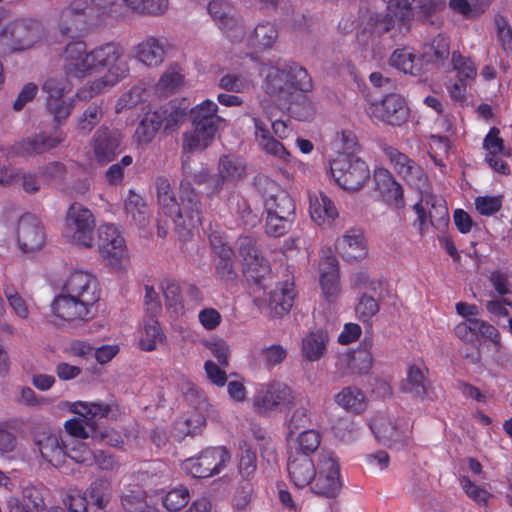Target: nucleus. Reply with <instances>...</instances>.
<instances>
[{
  "instance_id": "f257e3e1",
  "label": "nucleus",
  "mask_w": 512,
  "mask_h": 512,
  "mask_svg": "<svg viewBox=\"0 0 512 512\" xmlns=\"http://www.w3.org/2000/svg\"><path fill=\"white\" fill-rule=\"evenodd\" d=\"M313 88L312 78L307 70L292 62L283 68L270 67L266 73L263 89L271 97L289 103V116L299 121H307L314 116L312 102L301 93L310 92Z\"/></svg>"
},
{
  "instance_id": "f03ea898",
  "label": "nucleus",
  "mask_w": 512,
  "mask_h": 512,
  "mask_svg": "<svg viewBox=\"0 0 512 512\" xmlns=\"http://www.w3.org/2000/svg\"><path fill=\"white\" fill-rule=\"evenodd\" d=\"M217 104L204 100L192 109L183 102L172 100L155 110H148L138 128H173L183 125L188 118L193 128H224L226 121L217 115Z\"/></svg>"
},
{
  "instance_id": "7ed1b4c3",
  "label": "nucleus",
  "mask_w": 512,
  "mask_h": 512,
  "mask_svg": "<svg viewBox=\"0 0 512 512\" xmlns=\"http://www.w3.org/2000/svg\"><path fill=\"white\" fill-rule=\"evenodd\" d=\"M155 184L158 203L174 213L175 229L181 239L187 240L202 222L203 209L199 195L190 181L183 179L180 183V201L177 203L167 178L158 177Z\"/></svg>"
},
{
  "instance_id": "20e7f679",
  "label": "nucleus",
  "mask_w": 512,
  "mask_h": 512,
  "mask_svg": "<svg viewBox=\"0 0 512 512\" xmlns=\"http://www.w3.org/2000/svg\"><path fill=\"white\" fill-rule=\"evenodd\" d=\"M90 53L94 73L102 69L107 72L77 90L75 98L82 101H88L107 88L115 86L129 74L128 63L123 60L125 49L120 43L107 42L90 50Z\"/></svg>"
},
{
  "instance_id": "39448f33",
  "label": "nucleus",
  "mask_w": 512,
  "mask_h": 512,
  "mask_svg": "<svg viewBox=\"0 0 512 512\" xmlns=\"http://www.w3.org/2000/svg\"><path fill=\"white\" fill-rule=\"evenodd\" d=\"M111 411V407L104 403H78L75 412L81 418L70 419L65 422V429L69 435L85 439L91 437L99 441H106L110 445H116L109 439V432L107 430H98V420L106 418Z\"/></svg>"
},
{
  "instance_id": "423d86ee",
  "label": "nucleus",
  "mask_w": 512,
  "mask_h": 512,
  "mask_svg": "<svg viewBox=\"0 0 512 512\" xmlns=\"http://www.w3.org/2000/svg\"><path fill=\"white\" fill-rule=\"evenodd\" d=\"M95 226L96 221L91 210L74 202L65 213L63 236L75 245L91 248L94 243Z\"/></svg>"
},
{
  "instance_id": "0eeeda50",
  "label": "nucleus",
  "mask_w": 512,
  "mask_h": 512,
  "mask_svg": "<svg viewBox=\"0 0 512 512\" xmlns=\"http://www.w3.org/2000/svg\"><path fill=\"white\" fill-rule=\"evenodd\" d=\"M331 174L336 183L345 190L357 191L370 178L368 165L360 158L340 155L330 162Z\"/></svg>"
},
{
  "instance_id": "6e6552de",
  "label": "nucleus",
  "mask_w": 512,
  "mask_h": 512,
  "mask_svg": "<svg viewBox=\"0 0 512 512\" xmlns=\"http://www.w3.org/2000/svg\"><path fill=\"white\" fill-rule=\"evenodd\" d=\"M340 467L334 454L321 450L317 458V475L310 485V490L323 497L333 498L341 490Z\"/></svg>"
},
{
  "instance_id": "1a4fd4ad",
  "label": "nucleus",
  "mask_w": 512,
  "mask_h": 512,
  "mask_svg": "<svg viewBox=\"0 0 512 512\" xmlns=\"http://www.w3.org/2000/svg\"><path fill=\"white\" fill-rule=\"evenodd\" d=\"M296 403V394L283 382H271L257 391L253 398L254 409L260 414L289 409Z\"/></svg>"
},
{
  "instance_id": "9d476101",
  "label": "nucleus",
  "mask_w": 512,
  "mask_h": 512,
  "mask_svg": "<svg viewBox=\"0 0 512 512\" xmlns=\"http://www.w3.org/2000/svg\"><path fill=\"white\" fill-rule=\"evenodd\" d=\"M230 461V454L224 447L208 448L197 457L183 461L182 468L194 478H207L217 474Z\"/></svg>"
},
{
  "instance_id": "9b49d317",
  "label": "nucleus",
  "mask_w": 512,
  "mask_h": 512,
  "mask_svg": "<svg viewBox=\"0 0 512 512\" xmlns=\"http://www.w3.org/2000/svg\"><path fill=\"white\" fill-rule=\"evenodd\" d=\"M92 308L85 301L71 297L63 291L51 303L53 316L62 325L78 326L88 322L93 317Z\"/></svg>"
},
{
  "instance_id": "f8f14e48",
  "label": "nucleus",
  "mask_w": 512,
  "mask_h": 512,
  "mask_svg": "<svg viewBox=\"0 0 512 512\" xmlns=\"http://www.w3.org/2000/svg\"><path fill=\"white\" fill-rule=\"evenodd\" d=\"M239 254L244 262V273L254 283L265 288L263 281L270 274V266L262 256L255 238L242 236L238 239Z\"/></svg>"
},
{
  "instance_id": "ddd939ff",
  "label": "nucleus",
  "mask_w": 512,
  "mask_h": 512,
  "mask_svg": "<svg viewBox=\"0 0 512 512\" xmlns=\"http://www.w3.org/2000/svg\"><path fill=\"white\" fill-rule=\"evenodd\" d=\"M40 36V24L36 20H17L9 23L0 33V44L12 51L30 48Z\"/></svg>"
},
{
  "instance_id": "4468645a",
  "label": "nucleus",
  "mask_w": 512,
  "mask_h": 512,
  "mask_svg": "<svg viewBox=\"0 0 512 512\" xmlns=\"http://www.w3.org/2000/svg\"><path fill=\"white\" fill-rule=\"evenodd\" d=\"M451 65L456 72V81L447 89L451 99L462 104L467 99V88L477 76V65L471 57L462 55L458 50L451 53Z\"/></svg>"
},
{
  "instance_id": "2eb2a0df",
  "label": "nucleus",
  "mask_w": 512,
  "mask_h": 512,
  "mask_svg": "<svg viewBox=\"0 0 512 512\" xmlns=\"http://www.w3.org/2000/svg\"><path fill=\"white\" fill-rule=\"evenodd\" d=\"M63 71L67 77L82 80L94 73L90 51L85 42H70L64 49Z\"/></svg>"
},
{
  "instance_id": "dca6fc26",
  "label": "nucleus",
  "mask_w": 512,
  "mask_h": 512,
  "mask_svg": "<svg viewBox=\"0 0 512 512\" xmlns=\"http://www.w3.org/2000/svg\"><path fill=\"white\" fill-rule=\"evenodd\" d=\"M370 114L391 126H402L409 115L405 99L397 94L390 93L383 97L380 102L372 103L369 108Z\"/></svg>"
},
{
  "instance_id": "f3484780",
  "label": "nucleus",
  "mask_w": 512,
  "mask_h": 512,
  "mask_svg": "<svg viewBox=\"0 0 512 512\" xmlns=\"http://www.w3.org/2000/svg\"><path fill=\"white\" fill-rule=\"evenodd\" d=\"M33 444L48 464L60 467L65 463L67 443L60 434L48 430L37 431L33 435Z\"/></svg>"
},
{
  "instance_id": "a211bd4d",
  "label": "nucleus",
  "mask_w": 512,
  "mask_h": 512,
  "mask_svg": "<svg viewBox=\"0 0 512 512\" xmlns=\"http://www.w3.org/2000/svg\"><path fill=\"white\" fill-rule=\"evenodd\" d=\"M370 427L375 437L389 446H404L410 438V427L407 422H396L379 415L372 419Z\"/></svg>"
},
{
  "instance_id": "6ab92c4d",
  "label": "nucleus",
  "mask_w": 512,
  "mask_h": 512,
  "mask_svg": "<svg viewBox=\"0 0 512 512\" xmlns=\"http://www.w3.org/2000/svg\"><path fill=\"white\" fill-rule=\"evenodd\" d=\"M62 291L71 297L85 301L93 307L100 299L96 278L85 271H74L71 273Z\"/></svg>"
},
{
  "instance_id": "aec40b11",
  "label": "nucleus",
  "mask_w": 512,
  "mask_h": 512,
  "mask_svg": "<svg viewBox=\"0 0 512 512\" xmlns=\"http://www.w3.org/2000/svg\"><path fill=\"white\" fill-rule=\"evenodd\" d=\"M18 243L24 252H35L45 244L41 221L32 214L23 215L18 223Z\"/></svg>"
},
{
  "instance_id": "412c9836",
  "label": "nucleus",
  "mask_w": 512,
  "mask_h": 512,
  "mask_svg": "<svg viewBox=\"0 0 512 512\" xmlns=\"http://www.w3.org/2000/svg\"><path fill=\"white\" fill-rule=\"evenodd\" d=\"M289 481L297 488L310 486L317 475L312 457L288 453L286 465Z\"/></svg>"
},
{
  "instance_id": "4be33fe9",
  "label": "nucleus",
  "mask_w": 512,
  "mask_h": 512,
  "mask_svg": "<svg viewBox=\"0 0 512 512\" xmlns=\"http://www.w3.org/2000/svg\"><path fill=\"white\" fill-rule=\"evenodd\" d=\"M99 251L103 258L116 263L126 256V247L123 237L113 224H104L99 227Z\"/></svg>"
},
{
  "instance_id": "5701e85b",
  "label": "nucleus",
  "mask_w": 512,
  "mask_h": 512,
  "mask_svg": "<svg viewBox=\"0 0 512 512\" xmlns=\"http://www.w3.org/2000/svg\"><path fill=\"white\" fill-rule=\"evenodd\" d=\"M90 17L87 2L78 0L65 7L59 18V28L63 36H73L86 28L87 18Z\"/></svg>"
},
{
  "instance_id": "b1692460",
  "label": "nucleus",
  "mask_w": 512,
  "mask_h": 512,
  "mask_svg": "<svg viewBox=\"0 0 512 512\" xmlns=\"http://www.w3.org/2000/svg\"><path fill=\"white\" fill-rule=\"evenodd\" d=\"M425 54H419L415 48L405 46L395 49L388 63L394 69L411 76H419L424 72Z\"/></svg>"
},
{
  "instance_id": "393cba45",
  "label": "nucleus",
  "mask_w": 512,
  "mask_h": 512,
  "mask_svg": "<svg viewBox=\"0 0 512 512\" xmlns=\"http://www.w3.org/2000/svg\"><path fill=\"white\" fill-rule=\"evenodd\" d=\"M387 9L388 12L386 14L376 12L369 14L365 27L357 34V39L360 43L367 46L369 38L373 40L374 37H380L389 32L394 28L396 19H399L402 23L406 22L399 17V14L396 15L388 7Z\"/></svg>"
},
{
  "instance_id": "a878e982",
  "label": "nucleus",
  "mask_w": 512,
  "mask_h": 512,
  "mask_svg": "<svg viewBox=\"0 0 512 512\" xmlns=\"http://www.w3.org/2000/svg\"><path fill=\"white\" fill-rule=\"evenodd\" d=\"M336 249L347 261L363 259L367 255V243L361 228H351L336 241Z\"/></svg>"
},
{
  "instance_id": "bb28decb",
  "label": "nucleus",
  "mask_w": 512,
  "mask_h": 512,
  "mask_svg": "<svg viewBox=\"0 0 512 512\" xmlns=\"http://www.w3.org/2000/svg\"><path fill=\"white\" fill-rule=\"evenodd\" d=\"M265 208L267 213L295 218V203L289 193L275 182H267Z\"/></svg>"
},
{
  "instance_id": "cd10ccee",
  "label": "nucleus",
  "mask_w": 512,
  "mask_h": 512,
  "mask_svg": "<svg viewBox=\"0 0 512 512\" xmlns=\"http://www.w3.org/2000/svg\"><path fill=\"white\" fill-rule=\"evenodd\" d=\"M122 151L121 139L107 130L98 131L93 139V153L96 161L103 165L113 161Z\"/></svg>"
},
{
  "instance_id": "c85d7f7f",
  "label": "nucleus",
  "mask_w": 512,
  "mask_h": 512,
  "mask_svg": "<svg viewBox=\"0 0 512 512\" xmlns=\"http://www.w3.org/2000/svg\"><path fill=\"white\" fill-rule=\"evenodd\" d=\"M375 182L376 190L379 191L387 204L395 208H402L404 206L402 185L389 170L379 169L375 173Z\"/></svg>"
},
{
  "instance_id": "c756f323",
  "label": "nucleus",
  "mask_w": 512,
  "mask_h": 512,
  "mask_svg": "<svg viewBox=\"0 0 512 512\" xmlns=\"http://www.w3.org/2000/svg\"><path fill=\"white\" fill-rule=\"evenodd\" d=\"M134 56L145 66L158 67L164 61V44L155 36H147L134 47Z\"/></svg>"
},
{
  "instance_id": "7c9ffc66",
  "label": "nucleus",
  "mask_w": 512,
  "mask_h": 512,
  "mask_svg": "<svg viewBox=\"0 0 512 512\" xmlns=\"http://www.w3.org/2000/svg\"><path fill=\"white\" fill-rule=\"evenodd\" d=\"M442 5L436 0H388V8L403 21L413 17V10L419 9L424 15L431 16Z\"/></svg>"
},
{
  "instance_id": "2f4dec72",
  "label": "nucleus",
  "mask_w": 512,
  "mask_h": 512,
  "mask_svg": "<svg viewBox=\"0 0 512 512\" xmlns=\"http://www.w3.org/2000/svg\"><path fill=\"white\" fill-rule=\"evenodd\" d=\"M328 341L329 336L325 330L309 332L301 341L302 356L310 362L320 360L327 350Z\"/></svg>"
},
{
  "instance_id": "473e14b6",
  "label": "nucleus",
  "mask_w": 512,
  "mask_h": 512,
  "mask_svg": "<svg viewBox=\"0 0 512 512\" xmlns=\"http://www.w3.org/2000/svg\"><path fill=\"white\" fill-rule=\"evenodd\" d=\"M124 211L126 217L140 228L146 227L150 221L151 213L146 201L132 189L124 200Z\"/></svg>"
},
{
  "instance_id": "72a5a7b5",
  "label": "nucleus",
  "mask_w": 512,
  "mask_h": 512,
  "mask_svg": "<svg viewBox=\"0 0 512 512\" xmlns=\"http://www.w3.org/2000/svg\"><path fill=\"white\" fill-rule=\"evenodd\" d=\"M287 441L288 453L312 457L320 446L321 435L314 429H308L299 433L295 438L287 437Z\"/></svg>"
},
{
  "instance_id": "f704fd0d",
  "label": "nucleus",
  "mask_w": 512,
  "mask_h": 512,
  "mask_svg": "<svg viewBox=\"0 0 512 512\" xmlns=\"http://www.w3.org/2000/svg\"><path fill=\"white\" fill-rule=\"evenodd\" d=\"M295 290L293 283L285 282L270 292L269 307L276 317H281L293 306Z\"/></svg>"
},
{
  "instance_id": "c9c22d12",
  "label": "nucleus",
  "mask_w": 512,
  "mask_h": 512,
  "mask_svg": "<svg viewBox=\"0 0 512 512\" xmlns=\"http://www.w3.org/2000/svg\"><path fill=\"white\" fill-rule=\"evenodd\" d=\"M90 498L93 512H107L112 499L113 490L111 483L104 478L95 479L86 491Z\"/></svg>"
},
{
  "instance_id": "e433bc0d",
  "label": "nucleus",
  "mask_w": 512,
  "mask_h": 512,
  "mask_svg": "<svg viewBox=\"0 0 512 512\" xmlns=\"http://www.w3.org/2000/svg\"><path fill=\"white\" fill-rule=\"evenodd\" d=\"M64 139L63 133L60 130H53L49 132H42L36 138L27 139L21 145L23 153H42L48 149L56 147Z\"/></svg>"
},
{
  "instance_id": "4c0bfd02",
  "label": "nucleus",
  "mask_w": 512,
  "mask_h": 512,
  "mask_svg": "<svg viewBox=\"0 0 512 512\" xmlns=\"http://www.w3.org/2000/svg\"><path fill=\"white\" fill-rule=\"evenodd\" d=\"M310 215L317 223L322 224L326 220H334L338 216V210L333 201L324 193L310 196Z\"/></svg>"
},
{
  "instance_id": "58836bf2",
  "label": "nucleus",
  "mask_w": 512,
  "mask_h": 512,
  "mask_svg": "<svg viewBox=\"0 0 512 512\" xmlns=\"http://www.w3.org/2000/svg\"><path fill=\"white\" fill-rule=\"evenodd\" d=\"M255 139L259 148L264 153L285 163L290 161L291 155L289 151L281 142L271 135L270 130H257L255 133Z\"/></svg>"
},
{
  "instance_id": "ea45409f",
  "label": "nucleus",
  "mask_w": 512,
  "mask_h": 512,
  "mask_svg": "<svg viewBox=\"0 0 512 512\" xmlns=\"http://www.w3.org/2000/svg\"><path fill=\"white\" fill-rule=\"evenodd\" d=\"M165 335L154 317H146L143 323L139 346L144 351H153L162 343Z\"/></svg>"
},
{
  "instance_id": "a19ab883",
  "label": "nucleus",
  "mask_w": 512,
  "mask_h": 512,
  "mask_svg": "<svg viewBox=\"0 0 512 512\" xmlns=\"http://www.w3.org/2000/svg\"><path fill=\"white\" fill-rule=\"evenodd\" d=\"M335 402L343 409L359 414L365 410V396L357 387H344L335 395Z\"/></svg>"
},
{
  "instance_id": "79ce46f5",
  "label": "nucleus",
  "mask_w": 512,
  "mask_h": 512,
  "mask_svg": "<svg viewBox=\"0 0 512 512\" xmlns=\"http://www.w3.org/2000/svg\"><path fill=\"white\" fill-rule=\"evenodd\" d=\"M429 382L424 371L412 365L408 369L407 377L401 384L403 392L410 393L415 397L423 398L427 394Z\"/></svg>"
},
{
  "instance_id": "37998d69",
  "label": "nucleus",
  "mask_w": 512,
  "mask_h": 512,
  "mask_svg": "<svg viewBox=\"0 0 512 512\" xmlns=\"http://www.w3.org/2000/svg\"><path fill=\"white\" fill-rule=\"evenodd\" d=\"M339 361L345 364L350 373L364 374L372 367V353L366 349H358L342 355Z\"/></svg>"
},
{
  "instance_id": "c03bdc74",
  "label": "nucleus",
  "mask_w": 512,
  "mask_h": 512,
  "mask_svg": "<svg viewBox=\"0 0 512 512\" xmlns=\"http://www.w3.org/2000/svg\"><path fill=\"white\" fill-rule=\"evenodd\" d=\"M278 38V30L271 22L259 23L248 38V44L260 49L271 48Z\"/></svg>"
},
{
  "instance_id": "a18cd8bd",
  "label": "nucleus",
  "mask_w": 512,
  "mask_h": 512,
  "mask_svg": "<svg viewBox=\"0 0 512 512\" xmlns=\"http://www.w3.org/2000/svg\"><path fill=\"white\" fill-rule=\"evenodd\" d=\"M182 83L181 69L177 65H171L155 84V91L159 97H168L175 93Z\"/></svg>"
},
{
  "instance_id": "49530a36",
  "label": "nucleus",
  "mask_w": 512,
  "mask_h": 512,
  "mask_svg": "<svg viewBox=\"0 0 512 512\" xmlns=\"http://www.w3.org/2000/svg\"><path fill=\"white\" fill-rule=\"evenodd\" d=\"M490 0H450L449 8L465 19H477L489 8Z\"/></svg>"
},
{
  "instance_id": "de8ad7c7",
  "label": "nucleus",
  "mask_w": 512,
  "mask_h": 512,
  "mask_svg": "<svg viewBox=\"0 0 512 512\" xmlns=\"http://www.w3.org/2000/svg\"><path fill=\"white\" fill-rule=\"evenodd\" d=\"M146 89L144 84H137L132 86L127 92H125L117 101L115 111L117 114L124 113L127 118L134 117L136 115L133 108L143 101Z\"/></svg>"
},
{
  "instance_id": "09e8293b",
  "label": "nucleus",
  "mask_w": 512,
  "mask_h": 512,
  "mask_svg": "<svg viewBox=\"0 0 512 512\" xmlns=\"http://www.w3.org/2000/svg\"><path fill=\"white\" fill-rule=\"evenodd\" d=\"M218 172L223 174L227 181H237L245 176L246 163L239 156L224 155L219 159Z\"/></svg>"
},
{
  "instance_id": "8fccbe9b",
  "label": "nucleus",
  "mask_w": 512,
  "mask_h": 512,
  "mask_svg": "<svg viewBox=\"0 0 512 512\" xmlns=\"http://www.w3.org/2000/svg\"><path fill=\"white\" fill-rule=\"evenodd\" d=\"M134 13L159 16L166 12L169 0H122Z\"/></svg>"
},
{
  "instance_id": "3c124183",
  "label": "nucleus",
  "mask_w": 512,
  "mask_h": 512,
  "mask_svg": "<svg viewBox=\"0 0 512 512\" xmlns=\"http://www.w3.org/2000/svg\"><path fill=\"white\" fill-rule=\"evenodd\" d=\"M205 424V418L199 413H194L187 418H180L174 423V436L179 440L186 436H194L202 430Z\"/></svg>"
},
{
  "instance_id": "603ef678",
  "label": "nucleus",
  "mask_w": 512,
  "mask_h": 512,
  "mask_svg": "<svg viewBox=\"0 0 512 512\" xmlns=\"http://www.w3.org/2000/svg\"><path fill=\"white\" fill-rule=\"evenodd\" d=\"M332 148L342 155L358 152L360 144L354 130H337L332 140Z\"/></svg>"
},
{
  "instance_id": "864d4df0",
  "label": "nucleus",
  "mask_w": 512,
  "mask_h": 512,
  "mask_svg": "<svg viewBox=\"0 0 512 512\" xmlns=\"http://www.w3.org/2000/svg\"><path fill=\"white\" fill-rule=\"evenodd\" d=\"M214 138V130H187L184 134L183 147L189 151L204 150Z\"/></svg>"
},
{
  "instance_id": "5fc2aeb1",
  "label": "nucleus",
  "mask_w": 512,
  "mask_h": 512,
  "mask_svg": "<svg viewBox=\"0 0 512 512\" xmlns=\"http://www.w3.org/2000/svg\"><path fill=\"white\" fill-rule=\"evenodd\" d=\"M65 76L48 77L42 84V90L47 94V99H63L64 95L71 91L72 83Z\"/></svg>"
},
{
  "instance_id": "6e6d98bb",
  "label": "nucleus",
  "mask_w": 512,
  "mask_h": 512,
  "mask_svg": "<svg viewBox=\"0 0 512 512\" xmlns=\"http://www.w3.org/2000/svg\"><path fill=\"white\" fill-rule=\"evenodd\" d=\"M46 108L54 121L61 125L70 116L74 108V99H50L46 100Z\"/></svg>"
},
{
  "instance_id": "4d7b16f0",
  "label": "nucleus",
  "mask_w": 512,
  "mask_h": 512,
  "mask_svg": "<svg viewBox=\"0 0 512 512\" xmlns=\"http://www.w3.org/2000/svg\"><path fill=\"white\" fill-rule=\"evenodd\" d=\"M67 457L76 463L92 465L95 460L94 452L86 443L80 440H74L66 445Z\"/></svg>"
},
{
  "instance_id": "13d9d810",
  "label": "nucleus",
  "mask_w": 512,
  "mask_h": 512,
  "mask_svg": "<svg viewBox=\"0 0 512 512\" xmlns=\"http://www.w3.org/2000/svg\"><path fill=\"white\" fill-rule=\"evenodd\" d=\"M4 296L12 309V311L21 319H27L29 317V308L26 300L11 285H6L3 289Z\"/></svg>"
},
{
  "instance_id": "bf43d9fd",
  "label": "nucleus",
  "mask_w": 512,
  "mask_h": 512,
  "mask_svg": "<svg viewBox=\"0 0 512 512\" xmlns=\"http://www.w3.org/2000/svg\"><path fill=\"white\" fill-rule=\"evenodd\" d=\"M433 62H444L450 55V40L444 34H438L435 36L430 45L429 52L426 53Z\"/></svg>"
},
{
  "instance_id": "052dcab7",
  "label": "nucleus",
  "mask_w": 512,
  "mask_h": 512,
  "mask_svg": "<svg viewBox=\"0 0 512 512\" xmlns=\"http://www.w3.org/2000/svg\"><path fill=\"white\" fill-rule=\"evenodd\" d=\"M189 501V491L180 486L168 491L162 496L163 506L169 511H177L183 508Z\"/></svg>"
},
{
  "instance_id": "680f3d73",
  "label": "nucleus",
  "mask_w": 512,
  "mask_h": 512,
  "mask_svg": "<svg viewBox=\"0 0 512 512\" xmlns=\"http://www.w3.org/2000/svg\"><path fill=\"white\" fill-rule=\"evenodd\" d=\"M293 220V217L267 213L265 231L270 236L280 237L290 229Z\"/></svg>"
},
{
  "instance_id": "e2e57ef3",
  "label": "nucleus",
  "mask_w": 512,
  "mask_h": 512,
  "mask_svg": "<svg viewBox=\"0 0 512 512\" xmlns=\"http://www.w3.org/2000/svg\"><path fill=\"white\" fill-rule=\"evenodd\" d=\"M287 349L280 344H272L263 347L259 351V356L267 367H274L285 361L287 358Z\"/></svg>"
},
{
  "instance_id": "0e129e2a",
  "label": "nucleus",
  "mask_w": 512,
  "mask_h": 512,
  "mask_svg": "<svg viewBox=\"0 0 512 512\" xmlns=\"http://www.w3.org/2000/svg\"><path fill=\"white\" fill-rule=\"evenodd\" d=\"M118 7H120L118 0H90L89 3L87 2L90 18L112 16L117 13Z\"/></svg>"
},
{
  "instance_id": "69168bd1",
  "label": "nucleus",
  "mask_w": 512,
  "mask_h": 512,
  "mask_svg": "<svg viewBox=\"0 0 512 512\" xmlns=\"http://www.w3.org/2000/svg\"><path fill=\"white\" fill-rule=\"evenodd\" d=\"M311 424L310 411L301 406L294 410L287 424V437H292L301 428H306Z\"/></svg>"
},
{
  "instance_id": "338daca9",
  "label": "nucleus",
  "mask_w": 512,
  "mask_h": 512,
  "mask_svg": "<svg viewBox=\"0 0 512 512\" xmlns=\"http://www.w3.org/2000/svg\"><path fill=\"white\" fill-rule=\"evenodd\" d=\"M208 12L218 27L234 14V8L223 0H212L208 4Z\"/></svg>"
},
{
  "instance_id": "774afa93",
  "label": "nucleus",
  "mask_w": 512,
  "mask_h": 512,
  "mask_svg": "<svg viewBox=\"0 0 512 512\" xmlns=\"http://www.w3.org/2000/svg\"><path fill=\"white\" fill-rule=\"evenodd\" d=\"M495 25L501 47L506 53H512V27L508 19L498 14L495 16Z\"/></svg>"
}]
</instances>
